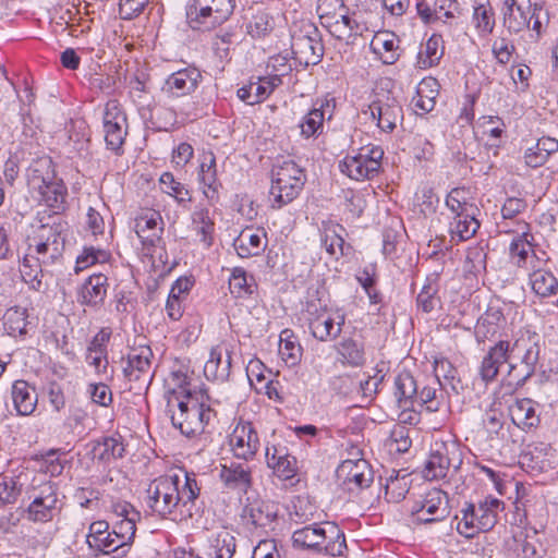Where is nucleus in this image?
<instances>
[{
  "label": "nucleus",
  "instance_id": "obj_1",
  "mask_svg": "<svg viewBox=\"0 0 558 558\" xmlns=\"http://www.w3.org/2000/svg\"><path fill=\"white\" fill-rule=\"evenodd\" d=\"M66 223L60 217L39 225L27 239V248L20 265L22 280L37 292H45L46 268L59 263L64 253Z\"/></svg>",
  "mask_w": 558,
  "mask_h": 558
},
{
  "label": "nucleus",
  "instance_id": "obj_2",
  "mask_svg": "<svg viewBox=\"0 0 558 558\" xmlns=\"http://www.w3.org/2000/svg\"><path fill=\"white\" fill-rule=\"evenodd\" d=\"M201 487L196 475L183 469L154 478L146 489V505L160 519L181 520L192 515Z\"/></svg>",
  "mask_w": 558,
  "mask_h": 558
},
{
  "label": "nucleus",
  "instance_id": "obj_3",
  "mask_svg": "<svg viewBox=\"0 0 558 558\" xmlns=\"http://www.w3.org/2000/svg\"><path fill=\"white\" fill-rule=\"evenodd\" d=\"M216 403L203 389L185 393L183 398L172 397L167 400L173 426L187 437L204 433L205 427L216 418Z\"/></svg>",
  "mask_w": 558,
  "mask_h": 558
},
{
  "label": "nucleus",
  "instance_id": "obj_4",
  "mask_svg": "<svg viewBox=\"0 0 558 558\" xmlns=\"http://www.w3.org/2000/svg\"><path fill=\"white\" fill-rule=\"evenodd\" d=\"M27 185L31 196L39 204L56 213L64 209L68 189L63 181L57 178L50 158L39 159L32 165Z\"/></svg>",
  "mask_w": 558,
  "mask_h": 558
},
{
  "label": "nucleus",
  "instance_id": "obj_5",
  "mask_svg": "<svg viewBox=\"0 0 558 558\" xmlns=\"http://www.w3.org/2000/svg\"><path fill=\"white\" fill-rule=\"evenodd\" d=\"M504 509L505 502L493 496H486L476 504L466 502L460 510L461 517H456L459 519L457 531L465 538L488 532L495 527Z\"/></svg>",
  "mask_w": 558,
  "mask_h": 558
},
{
  "label": "nucleus",
  "instance_id": "obj_6",
  "mask_svg": "<svg viewBox=\"0 0 558 558\" xmlns=\"http://www.w3.org/2000/svg\"><path fill=\"white\" fill-rule=\"evenodd\" d=\"M305 182V170L295 161L289 159L275 165L269 190L271 208L281 209L292 203L302 192Z\"/></svg>",
  "mask_w": 558,
  "mask_h": 558
},
{
  "label": "nucleus",
  "instance_id": "obj_7",
  "mask_svg": "<svg viewBox=\"0 0 558 558\" xmlns=\"http://www.w3.org/2000/svg\"><path fill=\"white\" fill-rule=\"evenodd\" d=\"M384 149L376 144H367L351 151L339 162L342 174L355 181L372 180L380 169Z\"/></svg>",
  "mask_w": 558,
  "mask_h": 558
},
{
  "label": "nucleus",
  "instance_id": "obj_8",
  "mask_svg": "<svg viewBox=\"0 0 558 558\" xmlns=\"http://www.w3.org/2000/svg\"><path fill=\"white\" fill-rule=\"evenodd\" d=\"M500 232L513 234V239L509 245V257L512 264L527 271L536 265L535 260L548 257L543 250H535L534 236L531 227L523 220L515 221V228H507L506 223L500 225Z\"/></svg>",
  "mask_w": 558,
  "mask_h": 558
},
{
  "label": "nucleus",
  "instance_id": "obj_9",
  "mask_svg": "<svg viewBox=\"0 0 558 558\" xmlns=\"http://www.w3.org/2000/svg\"><path fill=\"white\" fill-rule=\"evenodd\" d=\"M233 10L234 0H191L185 15L193 29L210 31L228 21Z\"/></svg>",
  "mask_w": 558,
  "mask_h": 558
},
{
  "label": "nucleus",
  "instance_id": "obj_10",
  "mask_svg": "<svg viewBox=\"0 0 558 558\" xmlns=\"http://www.w3.org/2000/svg\"><path fill=\"white\" fill-rule=\"evenodd\" d=\"M542 11V4L532 3L531 0H505L501 9L504 26L511 34H519L531 27L539 37L544 27Z\"/></svg>",
  "mask_w": 558,
  "mask_h": 558
},
{
  "label": "nucleus",
  "instance_id": "obj_11",
  "mask_svg": "<svg viewBox=\"0 0 558 558\" xmlns=\"http://www.w3.org/2000/svg\"><path fill=\"white\" fill-rule=\"evenodd\" d=\"M305 320L311 335L320 342L333 341L339 338L345 324V314L339 310L323 306L319 302H308L305 308Z\"/></svg>",
  "mask_w": 558,
  "mask_h": 558
},
{
  "label": "nucleus",
  "instance_id": "obj_12",
  "mask_svg": "<svg viewBox=\"0 0 558 558\" xmlns=\"http://www.w3.org/2000/svg\"><path fill=\"white\" fill-rule=\"evenodd\" d=\"M317 14L322 24L335 32L348 31L349 36L362 35L368 28L362 24L360 14H349L343 0H318Z\"/></svg>",
  "mask_w": 558,
  "mask_h": 558
},
{
  "label": "nucleus",
  "instance_id": "obj_13",
  "mask_svg": "<svg viewBox=\"0 0 558 558\" xmlns=\"http://www.w3.org/2000/svg\"><path fill=\"white\" fill-rule=\"evenodd\" d=\"M459 451V444L452 436L436 437L430 446V452L423 470V476L428 481L446 477L452 463L456 461L460 463Z\"/></svg>",
  "mask_w": 558,
  "mask_h": 558
},
{
  "label": "nucleus",
  "instance_id": "obj_14",
  "mask_svg": "<svg viewBox=\"0 0 558 558\" xmlns=\"http://www.w3.org/2000/svg\"><path fill=\"white\" fill-rule=\"evenodd\" d=\"M128 126V117L122 105L117 99L108 100L102 112V129L107 148L117 156L124 153Z\"/></svg>",
  "mask_w": 558,
  "mask_h": 558
},
{
  "label": "nucleus",
  "instance_id": "obj_15",
  "mask_svg": "<svg viewBox=\"0 0 558 558\" xmlns=\"http://www.w3.org/2000/svg\"><path fill=\"white\" fill-rule=\"evenodd\" d=\"M163 219L158 210L142 209L134 218V231L141 241V251L144 256L153 257L161 243L163 233Z\"/></svg>",
  "mask_w": 558,
  "mask_h": 558
},
{
  "label": "nucleus",
  "instance_id": "obj_16",
  "mask_svg": "<svg viewBox=\"0 0 558 558\" xmlns=\"http://www.w3.org/2000/svg\"><path fill=\"white\" fill-rule=\"evenodd\" d=\"M291 50L294 59L304 66L319 63L324 56V45L318 29L313 24H304L300 32L292 34Z\"/></svg>",
  "mask_w": 558,
  "mask_h": 558
},
{
  "label": "nucleus",
  "instance_id": "obj_17",
  "mask_svg": "<svg viewBox=\"0 0 558 558\" xmlns=\"http://www.w3.org/2000/svg\"><path fill=\"white\" fill-rule=\"evenodd\" d=\"M363 113L368 114L381 132L391 133L397 128L398 121L402 119V107L391 93L381 90L375 93Z\"/></svg>",
  "mask_w": 558,
  "mask_h": 558
},
{
  "label": "nucleus",
  "instance_id": "obj_18",
  "mask_svg": "<svg viewBox=\"0 0 558 558\" xmlns=\"http://www.w3.org/2000/svg\"><path fill=\"white\" fill-rule=\"evenodd\" d=\"M154 353L148 345H140L130 349L123 367L125 378L133 383L134 389H147L154 378Z\"/></svg>",
  "mask_w": 558,
  "mask_h": 558
},
{
  "label": "nucleus",
  "instance_id": "obj_19",
  "mask_svg": "<svg viewBox=\"0 0 558 558\" xmlns=\"http://www.w3.org/2000/svg\"><path fill=\"white\" fill-rule=\"evenodd\" d=\"M63 501L59 498L57 487L48 482L40 486L26 509L27 520L34 523H47L59 517Z\"/></svg>",
  "mask_w": 558,
  "mask_h": 558
},
{
  "label": "nucleus",
  "instance_id": "obj_20",
  "mask_svg": "<svg viewBox=\"0 0 558 558\" xmlns=\"http://www.w3.org/2000/svg\"><path fill=\"white\" fill-rule=\"evenodd\" d=\"M448 497L440 489L433 488L415 500L410 509L413 524L438 522L448 515Z\"/></svg>",
  "mask_w": 558,
  "mask_h": 558
},
{
  "label": "nucleus",
  "instance_id": "obj_21",
  "mask_svg": "<svg viewBox=\"0 0 558 558\" xmlns=\"http://www.w3.org/2000/svg\"><path fill=\"white\" fill-rule=\"evenodd\" d=\"M510 357L519 356L522 377L533 376L539 361V337L527 329L519 330L512 340H509Z\"/></svg>",
  "mask_w": 558,
  "mask_h": 558
},
{
  "label": "nucleus",
  "instance_id": "obj_22",
  "mask_svg": "<svg viewBox=\"0 0 558 558\" xmlns=\"http://www.w3.org/2000/svg\"><path fill=\"white\" fill-rule=\"evenodd\" d=\"M336 476L344 490L357 494L371 486L374 472L364 458L345 459L337 468Z\"/></svg>",
  "mask_w": 558,
  "mask_h": 558
},
{
  "label": "nucleus",
  "instance_id": "obj_23",
  "mask_svg": "<svg viewBox=\"0 0 558 558\" xmlns=\"http://www.w3.org/2000/svg\"><path fill=\"white\" fill-rule=\"evenodd\" d=\"M233 456L244 461L253 460L260 447V440L253 423L240 420L229 435Z\"/></svg>",
  "mask_w": 558,
  "mask_h": 558
},
{
  "label": "nucleus",
  "instance_id": "obj_24",
  "mask_svg": "<svg viewBox=\"0 0 558 558\" xmlns=\"http://www.w3.org/2000/svg\"><path fill=\"white\" fill-rule=\"evenodd\" d=\"M234 345L227 339L220 340L210 349L209 359L204 365V375L208 380L225 383L229 379Z\"/></svg>",
  "mask_w": 558,
  "mask_h": 558
},
{
  "label": "nucleus",
  "instance_id": "obj_25",
  "mask_svg": "<svg viewBox=\"0 0 558 558\" xmlns=\"http://www.w3.org/2000/svg\"><path fill=\"white\" fill-rule=\"evenodd\" d=\"M203 80L202 72L194 65H187L171 73L161 86V93L177 99L194 93Z\"/></svg>",
  "mask_w": 558,
  "mask_h": 558
},
{
  "label": "nucleus",
  "instance_id": "obj_26",
  "mask_svg": "<svg viewBox=\"0 0 558 558\" xmlns=\"http://www.w3.org/2000/svg\"><path fill=\"white\" fill-rule=\"evenodd\" d=\"M336 108L335 98L317 99L312 109L303 116L299 123L300 134L303 138L318 137L324 131L326 117L330 119Z\"/></svg>",
  "mask_w": 558,
  "mask_h": 558
},
{
  "label": "nucleus",
  "instance_id": "obj_27",
  "mask_svg": "<svg viewBox=\"0 0 558 558\" xmlns=\"http://www.w3.org/2000/svg\"><path fill=\"white\" fill-rule=\"evenodd\" d=\"M510 360L509 340L499 339L495 341V343L487 349L478 366L480 378L486 384L495 381L500 367L504 364H509Z\"/></svg>",
  "mask_w": 558,
  "mask_h": 558
},
{
  "label": "nucleus",
  "instance_id": "obj_28",
  "mask_svg": "<svg viewBox=\"0 0 558 558\" xmlns=\"http://www.w3.org/2000/svg\"><path fill=\"white\" fill-rule=\"evenodd\" d=\"M535 263L536 265L526 271L532 291L542 299L555 295L558 292V279L549 268V256Z\"/></svg>",
  "mask_w": 558,
  "mask_h": 558
},
{
  "label": "nucleus",
  "instance_id": "obj_29",
  "mask_svg": "<svg viewBox=\"0 0 558 558\" xmlns=\"http://www.w3.org/2000/svg\"><path fill=\"white\" fill-rule=\"evenodd\" d=\"M108 289V276L104 272H94L78 288V302L88 307H99L107 298Z\"/></svg>",
  "mask_w": 558,
  "mask_h": 558
},
{
  "label": "nucleus",
  "instance_id": "obj_30",
  "mask_svg": "<svg viewBox=\"0 0 558 558\" xmlns=\"http://www.w3.org/2000/svg\"><path fill=\"white\" fill-rule=\"evenodd\" d=\"M507 326V318L500 306L489 305L478 318L475 326V339L477 343H485L501 336Z\"/></svg>",
  "mask_w": 558,
  "mask_h": 558
},
{
  "label": "nucleus",
  "instance_id": "obj_31",
  "mask_svg": "<svg viewBox=\"0 0 558 558\" xmlns=\"http://www.w3.org/2000/svg\"><path fill=\"white\" fill-rule=\"evenodd\" d=\"M266 461L274 474L283 481L293 478L299 470L295 457L282 445L267 446Z\"/></svg>",
  "mask_w": 558,
  "mask_h": 558
},
{
  "label": "nucleus",
  "instance_id": "obj_32",
  "mask_svg": "<svg viewBox=\"0 0 558 558\" xmlns=\"http://www.w3.org/2000/svg\"><path fill=\"white\" fill-rule=\"evenodd\" d=\"M267 233L263 228H244L234 239L233 246L241 258L260 255L267 247Z\"/></svg>",
  "mask_w": 558,
  "mask_h": 558
},
{
  "label": "nucleus",
  "instance_id": "obj_33",
  "mask_svg": "<svg viewBox=\"0 0 558 558\" xmlns=\"http://www.w3.org/2000/svg\"><path fill=\"white\" fill-rule=\"evenodd\" d=\"M219 478L227 489L240 495L246 494L253 485L251 468L236 462L221 465Z\"/></svg>",
  "mask_w": 558,
  "mask_h": 558
},
{
  "label": "nucleus",
  "instance_id": "obj_34",
  "mask_svg": "<svg viewBox=\"0 0 558 558\" xmlns=\"http://www.w3.org/2000/svg\"><path fill=\"white\" fill-rule=\"evenodd\" d=\"M198 181L203 189L204 196L210 202L219 198L221 183L217 175L216 156L213 151H205L201 156L198 167Z\"/></svg>",
  "mask_w": 558,
  "mask_h": 558
},
{
  "label": "nucleus",
  "instance_id": "obj_35",
  "mask_svg": "<svg viewBox=\"0 0 558 558\" xmlns=\"http://www.w3.org/2000/svg\"><path fill=\"white\" fill-rule=\"evenodd\" d=\"M277 514L278 510L274 504L262 499H248L243 507L241 518L254 527H266L277 519Z\"/></svg>",
  "mask_w": 558,
  "mask_h": 558
},
{
  "label": "nucleus",
  "instance_id": "obj_36",
  "mask_svg": "<svg viewBox=\"0 0 558 558\" xmlns=\"http://www.w3.org/2000/svg\"><path fill=\"white\" fill-rule=\"evenodd\" d=\"M134 538L124 535V532L112 529L102 536L89 541V548L104 555L116 554V557H123L129 551Z\"/></svg>",
  "mask_w": 558,
  "mask_h": 558
},
{
  "label": "nucleus",
  "instance_id": "obj_37",
  "mask_svg": "<svg viewBox=\"0 0 558 558\" xmlns=\"http://www.w3.org/2000/svg\"><path fill=\"white\" fill-rule=\"evenodd\" d=\"M400 40L398 36L389 31L376 32L373 36L369 48L372 52L384 63L395 64L400 58Z\"/></svg>",
  "mask_w": 558,
  "mask_h": 558
},
{
  "label": "nucleus",
  "instance_id": "obj_38",
  "mask_svg": "<svg viewBox=\"0 0 558 558\" xmlns=\"http://www.w3.org/2000/svg\"><path fill=\"white\" fill-rule=\"evenodd\" d=\"M344 234L345 229L340 223L331 220L322 222L320 244L330 257L339 259L345 254Z\"/></svg>",
  "mask_w": 558,
  "mask_h": 558
},
{
  "label": "nucleus",
  "instance_id": "obj_39",
  "mask_svg": "<svg viewBox=\"0 0 558 558\" xmlns=\"http://www.w3.org/2000/svg\"><path fill=\"white\" fill-rule=\"evenodd\" d=\"M536 408V403L529 398L517 399L509 407L512 423L526 432L535 429L541 423Z\"/></svg>",
  "mask_w": 558,
  "mask_h": 558
},
{
  "label": "nucleus",
  "instance_id": "obj_40",
  "mask_svg": "<svg viewBox=\"0 0 558 558\" xmlns=\"http://www.w3.org/2000/svg\"><path fill=\"white\" fill-rule=\"evenodd\" d=\"M191 227L205 248L214 244L215 221L208 207L199 204L194 208L191 215Z\"/></svg>",
  "mask_w": 558,
  "mask_h": 558
},
{
  "label": "nucleus",
  "instance_id": "obj_41",
  "mask_svg": "<svg viewBox=\"0 0 558 558\" xmlns=\"http://www.w3.org/2000/svg\"><path fill=\"white\" fill-rule=\"evenodd\" d=\"M125 447L123 437L118 433L102 436L94 442V458L104 463H110L124 457Z\"/></svg>",
  "mask_w": 558,
  "mask_h": 558
},
{
  "label": "nucleus",
  "instance_id": "obj_42",
  "mask_svg": "<svg viewBox=\"0 0 558 558\" xmlns=\"http://www.w3.org/2000/svg\"><path fill=\"white\" fill-rule=\"evenodd\" d=\"M328 537V531L320 524L314 523L298 529L292 534L293 546L320 551Z\"/></svg>",
  "mask_w": 558,
  "mask_h": 558
},
{
  "label": "nucleus",
  "instance_id": "obj_43",
  "mask_svg": "<svg viewBox=\"0 0 558 558\" xmlns=\"http://www.w3.org/2000/svg\"><path fill=\"white\" fill-rule=\"evenodd\" d=\"M439 87L438 81L434 77H425L418 83L416 95L412 99L417 114H426L434 110L439 95Z\"/></svg>",
  "mask_w": 558,
  "mask_h": 558
},
{
  "label": "nucleus",
  "instance_id": "obj_44",
  "mask_svg": "<svg viewBox=\"0 0 558 558\" xmlns=\"http://www.w3.org/2000/svg\"><path fill=\"white\" fill-rule=\"evenodd\" d=\"M12 400L20 415H31L36 410L38 396L35 387L26 380H15L12 385Z\"/></svg>",
  "mask_w": 558,
  "mask_h": 558
},
{
  "label": "nucleus",
  "instance_id": "obj_45",
  "mask_svg": "<svg viewBox=\"0 0 558 558\" xmlns=\"http://www.w3.org/2000/svg\"><path fill=\"white\" fill-rule=\"evenodd\" d=\"M111 509L118 518V521L113 525L114 529L124 532V535L128 534V537L134 538L136 533V523L141 520L142 517L141 512L136 510L130 502L124 500L112 502Z\"/></svg>",
  "mask_w": 558,
  "mask_h": 558
},
{
  "label": "nucleus",
  "instance_id": "obj_46",
  "mask_svg": "<svg viewBox=\"0 0 558 558\" xmlns=\"http://www.w3.org/2000/svg\"><path fill=\"white\" fill-rule=\"evenodd\" d=\"M276 83L259 76L256 82L240 87L236 92L238 97L247 105H256L265 101L276 89Z\"/></svg>",
  "mask_w": 558,
  "mask_h": 558
},
{
  "label": "nucleus",
  "instance_id": "obj_47",
  "mask_svg": "<svg viewBox=\"0 0 558 558\" xmlns=\"http://www.w3.org/2000/svg\"><path fill=\"white\" fill-rule=\"evenodd\" d=\"M445 53L441 35L434 34L425 43L421 44L416 57V66L426 70L436 66Z\"/></svg>",
  "mask_w": 558,
  "mask_h": 558
},
{
  "label": "nucleus",
  "instance_id": "obj_48",
  "mask_svg": "<svg viewBox=\"0 0 558 558\" xmlns=\"http://www.w3.org/2000/svg\"><path fill=\"white\" fill-rule=\"evenodd\" d=\"M417 383L411 373L400 372L393 381V396L401 409H409L414 404V398L417 393Z\"/></svg>",
  "mask_w": 558,
  "mask_h": 558
},
{
  "label": "nucleus",
  "instance_id": "obj_49",
  "mask_svg": "<svg viewBox=\"0 0 558 558\" xmlns=\"http://www.w3.org/2000/svg\"><path fill=\"white\" fill-rule=\"evenodd\" d=\"M160 189L173 197L179 207L189 210L193 201L192 192L185 184L175 180L171 172H163L159 178Z\"/></svg>",
  "mask_w": 558,
  "mask_h": 558
},
{
  "label": "nucleus",
  "instance_id": "obj_50",
  "mask_svg": "<svg viewBox=\"0 0 558 558\" xmlns=\"http://www.w3.org/2000/svg\"><path fill=\"white\" fill-rule=\"evenodd\" d=\"M279 355L289 367L298 365L303 355V348L292 329L286 328L279 337Z\"/></svg>",
  "mask_w": 558,
  "mask_h": 558
},
{
  "label": "nucleus",
  "instance_id": "obj_51",
  "mask_svg": "<svg viewBox=\"0 0 558 558\" xmlns=\"http://www.w3.org/2000/svg\"><path fill=\"white\" fill-rule=\"evenodd\" d=\"M446 207L450 217H459L465 214H474L477 208L472 202L471 191L468 187H454L446 197Z\"/></svg>",
  "mask_w": 558,
  "mask_h": 558
},
{
  "label": "nucleus",
  "instance_id": "obj_52",
  "mask_svg": "<svg viewBox=\"0 0 558 558\" xmlns=\"http://www.w3.org/2000/svg\"><path fill=\"white\" fill-rule=\"evenodd\" d=\"M111 260L110 251L93 245L84 246L76 257L74 272L80 274L95 265L109 264Z\"/></svg>",
  "mask_w": 558,
  "mask_h": 558
},
{
  "label": "nucleus",
  "instance_id": "obj_53",
  "mask_svg": "<svg viewBox=\"0 0 558 558\" xmlns=\"http://www.w3.org/2000/svg\"><path fill=\"white\" fill-rule=\"evenodd\" d=\"M449 233L453 241H466L475 235L480 228V222L474 214H465L459 217H450Z\"/></svg>",
  "mask_w": 558,
  "mask_h": 558
},
{
  "label": "nucleus",
  "instance_id": "obj_54",
  "mask_svg": "<svg viewBox=\"0 0 558 558\" xmlns=\"http://www.w3.org/2000/svg\"><path fill=\"white\" fill-rule=\"evenodd\" d=\"M28 311L25 307L12 306L3 315V328L9 336L22 337L27 333Z\"/></svg>",
  "mask_w": 558,
  "mask_h": 558
},
{
  "label": "nucleus",
  "instance_id": "obj_55",
  "mask_svg": "<svg viewBox=\"0 0 558 558\" xmlns=\"http://www.w3.org/2000/svg\"><path fill=\"white\" fill-rule=\"evenodd\" d=\"M410 474H400V471L392 470L386 478L385 498L389 502H400L403 500L410 489Z\"/></svg>",
  "mask_w": 558,
  "mask_h": 558
},
{
  "label": "nucleus",
  "instance_id": "obj_56",
  "mask_svg": "<svg viewBox=\"0 0 558 558\" xmlns=\"http://www.w3.org/2000/svg\"><path fill=\"white\" fill-rule=\"evenodd\" d=\"M276 27L275 16L267 11H257L246 22V34L253 39H262L269 36Z\"/></svg>",
  "mask_w": 558,
  "mask_h": 558
},
{
  "label": "nucleus",
  "instance_id": "obj_57",
  "mask_svg": "<svg viewBox=\"0 0 558 558\" xmlns=\"http://www.w3.org/2000/svg\"><path fill=\"white\" fill-rule=\"evenodd\" d=\"M235 537L228 530H221L210 538L209 558H232L235 553Z\"/></svg>",
  "mask_w": 558,
  "mask_h": 558
},
{
  "label": "nucleus",
  "instance_id": "obj_58",
  "mask_svg": "<svg viewBox=\"0 0 558 558\" xmlns=\"http://www.w3.org/2000/svg\"><path fill=\"white\" fill-rule=\"evenodd\" d=\"M439 283L434 276L427 277L426 281L416 298V306L424 313H430L440 303L438 296Z\"/></svg>",
  "mask_w": 558,
  "mask_h": 558
},
{
  "label": "nucleus",
  "instance_id": "obj_59",
  "mask_svg": "<svg viewBox=\"0 0 558 558\" xmlns=\"http://www.w3.org/2000/svg\"><path fill=\"white\" fill-rule=\"evenodd\" d=\"M342 360L351 366H361L365 361L364 344L353 338L342 339L337 347Z\"/></svg>",
  "mask_w": 558,
  "mask_h": 558
},
{
  "label": "nucleus",
  "instance_id": "obj_60",
  "mask_svg": "<svg viewBox=\"0 0 558 558\" xmlns=\"http://www.w3.org/2000/svg\"><path fill=\"white\" fill-rule=\"evenodd\" d=\"M256 288L254 278L248 277L243 268H234L229 278V290L232 295L243 299L252 295Z\"/></svg>",
  "mask_w": 558,
  "mask_h": 558
},
{
  "label": "nucleus",
  "instance_id": "obj_61",
  "mask_svg": "<svg viewBox=\"0 0 558 558\" xmlns=\"http://www.w3.org/2000/svg\"><path fill=\"white\" fill-rule=\"evenodd\" d=\"M20 475L0 474V507L13 505L22 493Z\"/></svg>",
  "mask_w": 558,
  "mask_h": 558
},
{
  "label": "nucleus",
  "instance_id": "obj_62",
  "mask_svg": "<svg viewBox=\"0 0 558 558\" xmlns=\"http://www.w3.org/2000/svg\"><path fill=\"white\" fill-rule=\"evenodd\" d=\"M422 412L427 415H434L433 428H441L450 415V404L445 392H439L438 398L422 407Z\"/></svg>",
  "mask_w": 558,
  "mask_h": 558
},
{
  "label": "nucleus",
  "instance_id": "obj_63",
  "mask_svg": "<svg viewBox=\"0 0 558 558\" xmlns=\"http://www.w3.org/2000/svg\"><path fill=\"white\" fill-rule=\"evenodd\" d=\"M267 69L269 73L265 75V77L269 81H274L277 88L283 84L286 77H291L292 65L287 56H272L267 63Z\"/></svg>",
  "mask_w": 558,
  "mask_h": 558
},
{
  "label": "nucleus",
  "instance_id": "obj_64",
  "mask_svg": "<svg viewBox=\"0 0 558 558\" xmlns=\"http://www.w3.org/2000/svg\"><path fill=\"white\" fill-rule=\"evenodd\" d=\"M473 22L480 35L493 33L495 27V12L489 2L481 3L474 8Z\"/></svg>",
  "mask_w": 558,
  "mask_h": 558
}]
</instances>
